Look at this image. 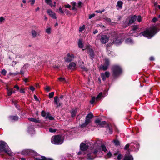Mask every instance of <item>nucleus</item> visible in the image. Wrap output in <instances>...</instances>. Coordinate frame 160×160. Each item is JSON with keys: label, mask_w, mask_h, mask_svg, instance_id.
Wrapping results in <instances>:
<instances>
[{"label": "nucleus", "mask_w": 160, "mask_h": 160, "mask_svg": "<svg viewBox=\"0 0 160 160\" xmlns=\"http://www.w3.org/2000/svg\"><path fill=\"white\" fill-rule=\"evenodd\" d=\"M65 7L67 8H70L71 6L69 4H67L65 5Z\"/></svg>", "instance_id": "57"}, {"label": "nucleus", "mask_w": 160, "mask_h": 160, "mask_svg": "<svg viewBox=\"0 0 160 160\" xmlns=\"http://www.w3.org/2000/svg\"><path fill=\"white\" fill-rule=\"evenodd\" d=\"M110 75V73L108 71H106L105 73H102L101 76L103 81L106 80V78H108Z\"/></svg>", "instance_id": "11"}, {"label": "nucleus", "mask_w": 160, "mask_h": 160, "mask_svg": "<svg viewBox=\"0 0 160 160\" xmlns=\"http://www.w3.org/2000/svg\"><path fill=\"white\" fill-rule=\"evenodd\" d=\"M125 42L128 44H132L133 43V41L130 38L127 39L126 40Z\"/></svg>", "instance_id": "25"}, {"label": "nucleus", "mask_w": 160, "mask_h": 160, "mask_svg": "<svg viewBox=\"0 0 160 160\" xmlns=\"http://www.w3.org/2000/svg\"><path fill=\"white\" fill-rule=\"evenodd\" d=\"M110 62L108 58H106L105 59V63L104 65H101L100 68L101 69H103V70H107L109 65Z\"/></svg>", "instance_id": "9"}, {"label": "nucleus", "mask_w": 160, "mask_h": 160, "mask_svg": "<svg viewBox=\"0 0 160 160\" xmlns=\"http://www.w3.org/2000/svg\"><path fill=\"white\" fill-rule=\"evenodd\" d=\"M10 119L12 120L17 121L18 119V117L17 116H11L10 117Z\"/></svg>", "instance_id": "31"}, {"label": "nucleus", "mask_w": 160, "mask_h": 160, "mask_svg": "<svg viewBox=\"0 0 160 160\" xmlns=\"http://www.w3.org/2000/svg\"><path fill=\"white\" fill-rule=\"evenodd\" d=\"M54 102L56 104V107H58L61 105L62 103L59 102V100L58 96L55 97L54 98Z\"/></svg>", "instance_id": "13"}, {"label": "nucleus", "mask_w": 160, "mask_h": 160, "mask_svg": "<svg viewBox=\"0 0 160 160\" xmlns=\"http://www.w3.org/2000/svg\"><path fill=\"white\" fill-rule=\"evenodd\" d=\"M150 60L151 61H153V60H154V58L153 57H151L150 58Z\"/></svg>", "instance_id": "61"}, {"label": "nucleus", "mask_w": 160, "mask_h": 160, "mask_svg": "<svg viewBox=\"0 0 160 160\" xmlns=\"http://www.w3.org/2000/svg\"><path fill=\"white\" fill-rule=\"evenodd\" d=\"M74 58V56L73 54L68 53L64 57V59L65 62H69L73 60Z\"/></svg>", "instance_id": "8"}, {"label": "nucleus", "mask_w": 160, "mask_h": 160, "mask_svg": "<svg viewBox=\"0 0 160 160\" xmlns=\"http://www.w3.org/2000/svg\"><path fill=\"white\" fill-rule=\"evenodd\" d=\"M93 147V150L92 149V153L88 154L87 159L88 160H92L93 159L95 156L99 157L102 156V155L106 153L108 151L105 145L98 144L97 142H94Z\"/></svg>", "instance_id": "1"}, {"label": "nucleus", "mask_w": 160, "mask_h": 160, "mask_svg": "<svg viewBox=\"0 0 160 160\" xmlns=\"http://www.w3.org/2000/svg\"><path fill=\"white\" fill-rule=\"evenodd\" d=\"M7 91L8 95V96H11L12 93H15V92L13 90L12 88H8V87L6 88Z\"/></svg>", "instance_id": "15"}, {"label": "nucleus", "mask_w": 160, "mask_h": 160, "mask_svg": "<svg viewBox=\"0 0 160 160\" xmlns=\"http://www.w3.org/2000/svg\"><path fill=\"white\" fill-rule=\"evenodd\" d=\"M72 4L73 6H75L76 5V3L75 2H72Z\"/></svg>", "instance_id": "64"}, {"label": "nucleus", "mask_w": 160, "mask_h": 160, "mask_svg": "<svg viewBox=\"0 0 160 160\" xmlns=\"http://www.w3.org/2000/svg\"><path fill=\"white\" fill-rule=\"evenodd\" d=\"M108 40L109 38L107 35H101L100 41L102 43L105 44L108 42Z\"/></svg>", "instance_id": "10"}, {"label": "nucleus", "mask_w": 160, "mask_h": 160, "mask_svg": "<svg viewBox=\"0 0 160 160\" xmlns=\"http://www.w3.org/2000/svg\"><path fill=\"white\" fill-rule=\"evenodd\" d=\"M105 155V157L106 158H111L112 156V154L109 150H108Z\"/></svg>", "instance_id": "20"}, {"label": "nucleus", "mask_w": 160, "mask_h": 160, "mask_svg": "<svg viewBox=\"0 0 160 160\" xmlns=\"http://www.w3.org/2000/svg\"><path fill=\"white\" fill-rule=\"evenodd\" d=\"M78 47L79 48L82 49L83 50H84L85 49V48H84L82 42L79 40L78 43Z\"/></svg>", "instance_id": "23"}, {"label": "nucleus", "mask_w": 160, "mask_h": 160, "mask_svg": "<svg viewBox=\"0 0 160 160\" xmlns=\"http://www.w3.org/2000/svg\"><path fill=\"white\" fill-rule=\"evenodd\" d=\"M122 158V156L121 154H118V157H117V159L118 160H120Z\"/></svg>", "instance_id": "51"}, {"label": "nucleus", "mask_w": 160, "mask_h": 160, "mask_svg": "<svg viewBox=\"0 0 160 160\" xmlns=\"http://www.w3.org/2000/svg\"><path fill=\"white\" fill-rule=\"evenodd\" d=\"M76 64L74 62H70L69 64L68 68L70 69H74L75 68Z\"/></svg>", "instance_id": "17"}, {"label": "nucleus", "mask_w": 160, "mask_h": 160, "mask_svg": "<svg viewBox=\"0 0 160 160\" xmlns=\"http://www.w3.org/2000/svg\"><path fill=\"white\" fill-rule=\"evenodd\" d=\"M85 29V25H83L82 27H80L79 29V31L80 32H82Z\"/></svg>", "instance_id": "40"}, {"label": "nucleus", "mask_w": 160, "mask_h": 160, "mask_svg": "<svg viewBox=\"0 0 160 160\" xmlns=\"http://www.w3.org/2000/svg\"><path fill=\"white\" fill-rule=\"evenodd\" d=\"M48 113H46L44 111H42L41 112V115L43 117H46L47 115L48 114Z\"/></svg>", "instance_id": "35"}, {"label": "nucleus", "mask_w": 160, "mask_h": 160, "mask_svg": "<svg viewBox=\"0 0 160 160\" xmlns=\"http://www.w3.org/2000/svg\"><path fill=\"white\" fill-rule=\"evenodd\" d=\"M29 120L33 122H38V120H37L34 118H28Z\"/></svg>", "instance_id": "33"}, {"label": "nucleus", "mask_w": 160, "mask_h": 160, "mask_svg": "<svg viewBox=\"0 0 160 160\" xmlns=\"http://www.w3.org/2000/svg\"><path fill=\"white\" fill-rule=\"evenodd\" d=\"M45 119H49V120H52L54 119V118L52 116L50 115L49 113L47 114L45 117Z\"/></svg>", "instance_id": "29"}, {"label": "nucleus", "mask_w": 160, "mask_h": 160, "mask_svg": "<svg viewBox=\"0 0 160 160\" xmlns=\"http://www.w3.org/2000/svg\"><path fill=\"white\" fill-rule=\"evenodd\" d=\"M122 2L121 1H119L117 2L116 6L118 7L119 8H122Z\"/></svg>", "instance_id": "26"}, {"label": "nucleus", "mask_w": 160, "mask_h": 160, "mask_svg": "<svg viewBox=\"0 0 160 160\" xmlns=\"http://www.w3.org/2000/svg\"><path fill=\"white\" fill-rule=\"evenodd\" d=\"M137 18V16H134L132 17L129 21V24H131L134 22L136 21Z\"/></svg>", "instance_id": "21"}, {"label": "nucleus", "mask_w": 160, "mask_h": 160, "mask_svg": "<svg viewBox=\"0 0 160 160\" xmlns=\"http://www.w3.org/2000/svg\"><path fill=\"white\" fill-rule=\"evenodd\" d=\"M112 72L114 75L117 76L122 73V71L121 67L119 66L116 65L113 66Z\"/></svg>", "instance_id": "6"}, {"label": "nucleus", "mask_w": 160, "mask_h": 160, "mask_svg": "<svg viewBox=\"0 0 160 160\" xmlns=\"http://www.w3.org/2000/svg\"><path fill=\"white\" fill-rule=\"evenodd\" d=\"M136 19L138 22H140L142 21L141 17L140 16H138V17H137Z\"/></svg>", "instance_id": "42"}, {"label": "nucleus", "mask_w": 160, "mask_h": 160, "mask_svg": "<svg viewBox=\"0 0 160 160\" xmlns=\"http://www.w3.org/2000/svg\"><path fill=\"white\" fill-rule=\"evenodd\" d=\"M7 153L9 156H12L13 153L11 151L7 144L4 142L0 141V153L2 151Z\"/></svg>", "instance_id": "3"}, {"label": "nucleus", "mask_w": 160, "mask_h": 160, "mask_svg": "<svg viewBox=\"0 0 160 160\" xmlns=\"http://www.w3.org/2000/svg\"><path fill=\"white\" fill-rule=\"evenodd\" d=\"M91 53H90V56L92 57H93V56H94V54H93V52L92 51V50H91Z\"/></svg>", "instance_id": "63"}, {"label": "nucleus", "mask_w": 160, "mask_h": 160, "mask_svg": "<svg viewBox=\"0 0 160 160\" xmlns=\"http://www.w3.org/2000/svg\"><path fill=\"white\" fill-rule=\"evenodd\" d=\"M51 142L54 144H61L63 142V139L61 136L55 135L52 136L51 139Z\"/></svg>", "instance_id": "4"}, {"label": "nucleus", "mask_w": 160, "mask_h": 160, "mask_svg": "<svg viewBox=\"0 0 160 160\" xmlns=\"http://www.w3.org/2000/svg\"><path fill=\"white\" fill-rule=\"evenodd\" d=\"M133 157L129 154H126L123 158V160H133Z\"/></svg>", "instance_id": "16"}, {"label": "nucleus", "mask_w": 160, "mask_h": 160, "mask_svg": "<svg viewBox=\"0 0 160 160\" xmlns=\"http://www.w3.org/2000/svg\"><path fill=\"white\" fill-rule=\"evenodd\" d=\"M7 71L5 69H3L1 72V73L3 75H5L6 74Z\"/></svg>", "instance_id": "45"}, {"label": "nucleus", "mask_w": 160, "mask_h": 160, "mask_svg": "<svg viewBox=\"0 0 160 160\" xmlns=\"http://www.w3.org/2000/svg\"><path fill=\"white\" fill-rule=\"evenodd\" d=\"M104 10H103L102 11L100 10H97L95 12H96L97 13H102V12H104Z\"/></svg>", "instance_id": "52"}, {"label": "nucleus", "mask_w": 160, "mask_h": 160, "mask_svg": "<svg viewBox=\"0 0 160 160\" xmlns=\"http://www.w3.org/2000/svg\"><path fill=\"white\" fill-rule=\"evenodd\" d=\"M5 18L3 17H0V24L2 23L5 21Z\"/></svg>", "instance_id": "41"}, {"label": "nucleus", "mask_w": 160, "mask_h": 160, "mask_svg": "<svg viewBox=\"0 0 160 160\" xmlns=\"http://www.w3.org/2000/svg\"><path fill=\"white\" fill-rule=\"evenodd\" d=\"M90 119L86 117L85 122L83 124L81 125V127H83L86 126L90 122Z\"/></svg>", "instance_id": "18"}, {"label": "nucleus", "mask_w": 160, "mask_h": 160, "mask_svg": "<svg viewBox=\"0 0 160 160\" xmlns=\"http://www.w3.org/2000/svg\"><path fill=\"white\" fill-rule=\"evenodd\" d=\"M20 92L22 93H24L25 91L24 89H21L20 90Z\"/></svg>", "instance_id": "55"}, {"label": "nucleus", "mask_w": 160, "mask_h": 160, "mask_svg": "<svg viewBox=\"0 0 160 160\" xmlns=\"http://www.w3.org/2000/svg\"><path fill=\"white\" fill-rule=\"evenodd\" d=\"M47 13L52 18L55 19L57 18L55 13L51 10L50 9H48L47 10Z\"/></svg>", "instance_id": "14"}, {"label": "nucleus", "mask_w": 160, "mask_h": 160, "mask_svg": "<svg viewBox=\"0 0 160 160\" xmlns=\"http://www.w3.org/2000/svg\"><path fill=\"white\" fill-rule=\"evenodd\" d=\"M82 4V2H79L78 3V6L79 7H80Z\"/></svg>", "instance_id": "62"}, {"label": "nucleus", "mask_w": 160, "mask_h": 160, "mask_svg": "<svg viewBox=\"0 0 160 160\" xmlns=\"http://www.w3.org/2000/svg\"><path fill=\"white\" fill-rule=\"evenodd\" d=\"M49 131L51 132H55L56 131V129H53L52 128H50L49 129Z\"/></svg>", "instance_id": "44"}, {"label": "nucleus", "mask_w": 160, "mask_h": 160, "mask_svg": "<svg viewBox=\"0 0 160 160\" xmlns=\"http://www.w3.org/2000/svg\"><path fill=\"white\" fill-rule=\"evenodd\" d=\"M95 16V14L94 13L91 14L89 16V19H91L93 18Z\"/></svg>", "instance_id": "49"}, {"label": "nucleus", "mask_w": 160, "mask_h": 160, "mask_svg": "<svg viewBox=\"0 0 160 160\" xmlns=\"http://www.w3.org/2000/svg\"><path fill=\"white\" fill-rule=\"evenodd\" d=\"M40 160H53L50 158H46L45 157L43 156H42L41 157V158Z\"/></svg>", "instance_id": "37"}, {"label": "nucleus", "mask_w": 160, "mask_h": 160, "mask_svg": "<svg viewBox=\"0 0 160 160\" xmlns=\"http://www.w3.org/2000/svg\"><path fill=\"white\" fill-rule=\"evenodd\" d=\"M44 89L45 90L48 92H49L51 90L50 88L48 86H46L45 87Z\"/></svg>", "instance_id": "43"}, {"label": "nucleus", "mask_w": 160, "mask_h": 160, "mask_svg": "<svg viewBox=\"0 0 160 160\" xmlns=\"http://www.w3.org/2000/svg\"><path fill=\"white\" fill-rule=\"evenodd\" d=\"M101 122V121H100V120L98 119L96 120L95 121V123L97 124L98 126L100 123Z\"/></svg>", "instance_id": "46"}, {"label": "nucleus", "mask_w": 160, "mask_h": 160, "mask_svg": "<svg viewBox=\"0 0 160 160\" xmlns=\"http://www.w3.org/2000/svg\"><path fill=\"white\" fill-rule=\"evenodd\" d=\"M114 142L116 145H118L119 144V142L118 140H115Z\"/></svg>", "instance_id": "47"}, {"label": "nucleus", "mask_w": 160, "mask_h": 160, "mask_svg": "<svg viewBox=\"0 0 160 160\" xmlns=\"http://www.w3.org/2000/svg\"><path fill=\"white\" fill-rule=\"evenodd\" d=\"M111 41L113 43L116 45H119L122 42V40H121V38L118 37L116 35L112 37Z\"/></svg>", "instance_id": "7"}, {"label": "nucleus", "mask_w": 160, "mask_h": 160, "mask_svg": "<svg viewBox=\"0 0 160 160\" xmlns=\"http://www.w3.org/2000/svg\"><path fill=\"white\" fill-rule=\"evenodd\" d=\"M54 94V92H53L50 93L49 94V97L50 98H52Z\"/></svg>", "instance_id": "39"}, {"label": "nucleus", "mask_w": 160, "mask_h": 160, "mask_svg": "<svg viewBox=\"0 0 160 160\" xmlns=\"http://www.w3.org/2000/svg\"><path fill=\"white\" fill-rule=\"evenodd\" d=\"M58 79L61 82H66L65 78H58Z\"/></svg>", "instance_id": "48"}, {"label": "nucleus", "mask_w": 160, "mask_h": 160, "mask_svg": "<svg viewBox=\"0 0 160 160\" xmlns=\"http://www.w3.org/2000/svg\"><path fill=\"white\" fill-rule=\"evenodd\" d=\"M31 34L32 37L33 38H35L38 36V34L35 30H32L31 31Z\"/></svg>", "instance_id": "24"}, {"label": "nucleus", "mask_w": 160, "mask_h": 160, "mask_svg": "<svg viewBox=\"0 0 160 160\" xmlns=\"http://www.w3.org/2000/svg\"><path fill=\"white\" fill-rule=\"evenodd\" d=\"M28 132L30 134H32L34 132V130L33 127L32 126H29L28 130Z\"/></svg>", "instance_id": "19"}, {"label": "nucleus", "mask_w": 160, "mask_h": 160, "mask_svg": "<svg viewBox=\"0 0 160 160\" xmlns=\"http://www.w3.org/2000/svg\"><path fill=\"white\" fill-rule=\"evenodd\" d=\"M102 97V92H100L96 98V101L99 100L101 99Z\"/></svg>", "instance_id": "30"}, {"label": "nucleus", "mask_w": 160, "mask_h": 160, "mask_svg": "<svg viewBox=\"0 0 160 160\" xmlns=\"http://www.w3.org/2000/svg\"><path fill=\"white\" fill-rule=\"evenodd\" d=\"M87 118H88L90 119H91L93 117V115L92 113V112H90L89 113L87 116L86 117Z\"/></svg>", "instance_id": "34"}, {"label": "nucleus", "mask_w": 160, "mask_h": 160, "mask_svg": "<svg viewBox=\"0 0 160 160\" xmlns=\"http://www.w3.org/2000/svg\"><path fill=\"white\" fill-rule=\"evenodd\" d=\"M35 0H29L28 2L30 3L31 5H33L35 3Z\"/></svg>", "instance_id": "36"}, {"label": "nucleus", "mask_w": 160, "mask_h": 160, "mask_svg": "<svg viewBox=\"0 0 160 160\" xmlns=\"http://www.w3.org/2000/svg\"><path fill=\"white\" fill-rule=\"evenodd\" d=\"M93 143H92V142H88V143H86V144H85L84 143H81V144H80V148L81 150L82 151H84L86 150L88 148V147H91V153H92V150H93V149L92 148V146H93ZM89 153H88V154H89ZM88 154V153L87 154V158Z\"/></svg>", "instance_id": "5"}, {"label": "nucleus", "mask_w": 160, "mask_h": 160, "mask_svg": "<svg viewBox=\"0 0 160 160\" xmlns=\"http://www.w3.org/2000/svg\"><path fill=\"white\" fill-rule=\"evenodd\" d=\"M66 13L67 15H71V12L68 10H66Z\"/></svg>", "instance_id": "50"}, {"label": "nucleus", "mask_w": 160, "mask_h": 160, "mask_svg": "<svg viewBox=\"0 0 160 160\" xmlns=\"http://www.w3.org/2000/svg\"><path fill=\"white\" fill-rule=\"evenodd\" d=\"M129 144H127L125 146V147H124V149H127L129 148Z\"/></svg>", "instance_id": "56"}, {"label": "nucleus", "mask_w": 160, "mask_h": 160, "mask_svg": "<svg viewBox=\"0 0 160 160\" xmlns=\"http://www.w3.org/2000/svg\"><path fill=\"white\" fill-rule=\"evenodd\" d=\"M33 151L30 149H24L21 152V154L23 155H27L31 154Z\"/></svg>", "instance_id": "12"}, {"label": "nucleus", "mask_w": 160, "mask_h": 160, "mask_svg": "<svg viewBox=\"0 0 160 160\" xmlns=\"http://www.w3.org/2000/svg\"><path fill=\"white\" fill-rule=\"evenodd\" d=\"M77 112V109H72L71 111V116L73 117L76 116V112Z\"/></svg>", "instance_id": "22"}, {"label": "nucleus", "mask_w": 160, "mask_h": 160, "mask_svg": "<svg viewBox=\"0 0 160 160\" xmlns=\"http://www.w3.org/2000/svg\"><path fill=\"white\" fill-rule=\"evenodd\" d=\"M106 122L104 121L101 122L98 126L99 127H103L106 124Z\"/></svg>", "instance_id": "32"}, {"label": "nucleus", "mask_w": 160, "mask_h": 160, "mask_svg": "<svg viewBox=\"0 0 160 160\" xmlns=\"http://www.w3.org/2000/svg\"><path fill=\"white\" fill-rule=\"evenodd\" d=\"M138 29L137 26H134L133 29L130 31V36L137 37L139 35L141 36H143L148 39L151 38L158 32L156 27L155 26L151 27L149 29H147L144 31L140 33L139 35L137 32V30Z\"/></svg>", "instance_id": "2"}, {"label": "nucleus", "mask_w": 160, "mask_h": 160, "mask_svg": "<svg viewBox=\"0 0 160 160\" xmlns=\"http://www.w3.org/2000/svg\"><path fill=\"white\" fill-rule=\"evenodd\" d=\"M45 1L47 4L49 5L52 7H53L52 0H45Z\"/></svg>", "instance_id": "28"}, {"label": "nucleus", "mask_w": 160, "mask_h": 160, "mask_svg": "<svg viewBox=\"0 0 160 160\" xmlns=\"http://www.w3.org/2000/svg\"><path fill=\"white\" fill-rule=\"evenodd\" d=\"M157 20V19L156 18H154L153 19L152 21L153 22H156Z\"/></svg>", "instance_id": "60"}, {"label": "nucleus", "mask_w": 160, "mask_h": 160, "mask_svg": "<svg viewBox=\"0 0 160 160\" xmlns=\"http://www.w3.org/2000/svg\"><path fill=\"white\" fill-rule=\"evenodd\" d=\"M96 100V98L93 97L92 98V100L90 101V103L91 104H93Z\"/></svg>", "instance_id": "38"}, {"label": "nucleus", "mask_w": 160, "mask_h": 160, "mask_svg": "<svg viewBox=\"0 0 160 160\" xmlns=\"http://www.w3.org/2000/svg\"><path fill=\"white\" fill-rule=\"evenodd\" d=\"M59 11H60V12L61 13H64V12L63 11V10H62V8L61 7H60L59 8Z\"/></svg>", "instance_id": "53"}, {"label": "nucleus", "mask_w": 160, "mask_h": 160, "mask_svg": "<svg viewBox=\"0 0 160 160\" xmlns=\"http://www.w3.org/2000/svg\"><path fill=\"white\" fill-rule=\"evenodd\" d=\"M98 31L97 30V29H95V30L93 32V34H96L97 33H98Z\"/></svg>", "instance_id": "58"}, {"label": "nucleus", "mask_w": 160, "mask_h": 160, "mask_svg": "<svg viewBox=\"0 0 160 160\" xmlns=\"http://www.w3.org/2000/svg\"><path fill=\"white\" fill-rule=\"evenodd\" d=\"M14 88H17V89L19 90V87L17 85H15L14 87Z\"/></svg>", "instance_id": "59"}, {"label": "nucleus", "mask_w": 160, "mask_h": 160, "mask_svg": "<svg viewBox=\"0 0 160 160\" xmlns=\"http://www.w3.org/2000/svg\"><path fill=\"white\" fill-rule=\"evenodd\" d=\"M52 29L50 27H47L45 30V32L48 34H50L51 33Z\"/></svg>", "instance_id": "27"}, {"label": "nucleus", "mask_w": 160, "mask_h": 160, "mask_svg": "<svg viewBox=\"0 0 160 160\" xmlns=\"http://www.w3.org/2000/svg\"><path fill=\"white\" fill-rule=\"evenodd\" d=\"M29 89H30V90H31L32 91H33L35 90V88L33 86L30 87Z\"/></svg>", "instance_id": "54"}]
</instances>
